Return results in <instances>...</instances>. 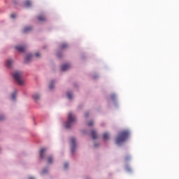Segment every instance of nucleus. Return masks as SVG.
Returning <instances> with one entry per match:
<instances>
[{
  "mask_svg": "<svg viewBox=\"0 0 179 179\" xmlns=\"http://www.w3.org/2000/svg\"><path fill=\"white\" fill-rule=\"evenodd\" d=\"M15 48L20 52H24L26 50V46H16Z\"/></svg>",
  "mask_w": 179,
  "mask_h": 179,
  "instance_id": "nucleus-7",
  "label": "nucleus"
},
{
  "mask_svg": "<svg viewBox=\"0 0 179 179\" xmlns=\"http://www.w3.org/2000/svg\"><path fill=\"white\" fill-rule=\"evenodd\" d=\"M90 113H85V117H87L89 116Z\"/></svg>",
  "mask_w": 179,
  "mask_h": 179,
  "instance_id": "nucleus-25",
  "label": "nucleus"
},
{
  "mask_svg": "<svg viewBox=\"0 0 179 179\" xmlns=\"http://www.w3.org/2000/svg\"><path fill=\"white\" fill-rule=\"evenodd\" d=\"M129 134L130 133L129 130H122V131H120L115 139L116 144H122L126 141L129 138Z\"/></svg>",
  "mask_w": 179,
  "mask_h": 179,
  "instance_id": "nucleus-1",
  "label": "nucleus"
},
{
  "mask_svg": "<svg viewBox=\"0 0 179 179\" xmlns=\"http://www.w3.org/2000/svg\"><path fill=\"white\" fill-rule=\"evenodd\" d=\"M13 76L19 85L24 84L25 81L22 78L23 73L21 71H15L13 73Z\"/></svg>",
  "mask_w": 179,
  "mask_h": 179,
  "instance_id": "nucleus-2",
  "label": "nucleus"
},
{
  "mask_svg": "<svg viewBox=\"0 0 179 179\" xmlns=\"http://www.w3.org/2000/svg\"><path fill=\"white\" fill-rule=\"evenodd\" d=\"M71 152H74L76 148V138L75 137H71Z\"/></svg>",
  "mask_w": 179,
  "mask_h": 179,
  "instance_id": "nucleus-4",
  "label": "nucleus"
},
{
  "mask_svg": "<svg viewBox=\"0 0 179 179\" xmlns=\"http://www.w3.org/2000/svg\"><path fill=\"white\" fill-rule=\"evenodd\" d=\"M94 122L91 121L88 122V126H93Z\"/></svg>",
  "mask_w": 179,
  "mask_h": 179,
  "instance_id": "nucleus-21",
  "label": "nucleus"
},
{
  "mask_svg": "<svg viewBox=\"0 0 179 179\" xmlns=\"http://www.w3.org/2000/svg\"><path fill=\"white\" fill-rule=\"evenodd\" d=\"M31 29H32L31 27H28L24 28V29H23V32H24V34H27V32H30V31H31Z\"/></svg>",
  "mask_w": 179,
  "mask_h": 179,
  "instance_id": "nucleus-10",
  "label": "nucleus"
},
{
  "mask_svg": "<svg viewBox=\"0 0 179 179\" xmlns=\"http://www.w3.org/2000/svg\"><path fill=\"white\" fill-rule=\"evenodd\" d=\"M49 87L50 90H52V88H54V81H51Z\"/></svg>",
  "mask_w": 179,
  "mask_h": 179,
  "instance_id": "nucleus-17",
  "label": "nucleus"
},
{
  "mask_svg": "<svg viewBox=\"0 0 179 179\" xmlns=\"http://www.w3.org/2000/svg\"><path fill=\"white\" fill-rule=\"evenodd\" d=\"M16 15L15 14L11 15V18H15Z\"/></svg>",
  "mask_w": 179,
  "mask_h": 179,
  "instance_id": "nucleus-22",
  "label": "nucleus"
},
{
  "mask_svg": "<svg viewBox=\"0 0 179 179\" xmlns=\"http://www.w3.org/2000/svg\"><path fill=\"white\" fill-rule=\"evenodd\" d=\"M12 99H16V92H13L11 95Z\"/></svg>",
  "mask_w": 179,
  "mask_h": 179,
  "instance_id": "nucleus-19",
  "label": "nucleus"
},
{
  "mask_svg": "<svg viewBox=\"0 0 179 179\" xmlns=\"http://www.w3.org/2000/svg\"><path fill=\"white\" fill-rule=\"evenodd\" d=\"M76 122V116H74V115H73V113L70 112L69 113L68 120L65 123V126L66 129H69L70 127H71L72 124H73V123H75Z\"/></svg>",
  "mask_w": 179,
  "mask_h": 179,
  "instance_id": "nucleus-3",
  "label": "nucleus"
},
{
  "mask_svg": "<svg viewBox=\"0 0 179 179\" xmlns=\"http://www.w3.org/2000/svg\"><path fill=\"white\" fill-rule=\"evenodd\" d=\"M13 63H14L13 60L9 59L7 60V62H6V66H7V67H9V68L12 67Z\"/></svg>",
  "mask_w": 179,
  "mask_h": 179,
  "instance_id": "nucleus-6",
  "label": "nucleus"
},
{
  "mask_svg": "<svg viewBox=\"0 0 179 179\" xmlns=\"http://www.w3.org/2000/svg\"><path fill=\"white\" fill-rule=\"evenodd\" d=\"M4 119V116H0V120H3Z\"/></svg>",
  "mask_w": 179,
  "mask_h": 179,
  "instance_id": "nucleus-26",
  "label": "nucleus"
},
{
  "mask_svg": "<svg viewBox=\"0 0 179 179\" xmlns=\"http://www.w3.org/2000/svg\"><path fill=\"white\" fill-rule=\"evenodd\" d=\"M36 57H40V53H36Z\"/></svg>",
  "mask_w": 179,
  "mask_h": 179,
  "instance_id": "nucleus-24",
  "label": "nucleus"
},
{
  "mask_svg": "<svg viewBox=\"0 0 179 179\" xmlns=\"http://www.w3.org/2000/svg\"><path fill=\"white\" fill-rule=\"evenodd\" d=\"M31 59H32L31 55H28V56H27V57L25 59V62H30V60H31Z\"/></svg>",
  "mask_w": 179,
  "mask_h": 179,
  "instance_id": "nucleus-15",
  "label": "nucleus"
},
{
  "mask_svg": "<svg viewBox=\"0 0 179 179\" xmlns=\"http://www.w3.org/2000/svg\"><path fill=\"white\" fill-rule=\"evenodd\" d=\"M70 67H71L70 64H63V66H62L61 67V69L62 70V71H66V70H69Z\"/></svg>",
  "mask_w": 179,
  "mask_h": 179,
  "instance_id": "nucleus-5",
  "label": "nucleus"
},
{
  "mask_svg": "<svg viewBox=\"0 0 179 179\" xmlns=\"http://www.w3.org/2000/svg\"><path fill=\"white\" fill-rule=\"evenodd\" d=\"M46 151L45 148H41L40 151V157L41 158H44L45 157V152Z\"/></svg>",
  "mask_w": 179,
  "mask_h": 179,
  "instance_id": "nucleus-8",
  "label": "nucleus"
},
{
  "mask_svg": "<svg viewBox=\"0 0 179 179\" xmlns=\"http://www.w3.org/2000/svg\"><path fill=\"white\" fill-rule=\"evenodd\" d=\"M103 137L104 138V140H108L110 137L108 133H103Z\"/></svg>",
  "mask_w": 179,
  "mask_h": 179,
  "instance_id": "nucleus-14",
  "label": "nucleus"
},
{
  "mask_svg": "<svg viewBox=\"0 0 179 179\" xmlns=\"http://www.w3.org/2000/svg\"><path fill=\"white\" fill-rule=\"evenodd\" d=\"M33 98L35 101H38V99H40L41 96L40 94H34V95H33Z\"/></svg>",
  "mask_w": 179,
  "mask_h": 179,
  "instance_id": "nucleus-11",
  "label": "nucleus"
},
{
  "mask_svg": "<svg viewBox=\"0 0 179 179\" xmlns=\"http://www.w3.org/2000/svg\"><path fill=\"white\" fill-rule=\"evenodd\" d=\"M68 45L66 43H63V45H62V49H64L65 48H67Z\"/></svg>",
  "mask_w": 179,
  "mask_h": 179,
  "instance_id": "nucleus-20",
  "label": "nucleus"
},
{
  "mask_svg": "<svg viewBox=\"0 0 179 179\" xmlns=\"http://www.w3.org/2000/svg\"><path fill=\"white\" fill-rule=\"evenodd\" d=\"M29 179H35L34 178H33V177H31V178H29Z\"/></svg>",
  "mask_w": 179,
  "mask_h": 179,
  "instance_id": "nucleus-28",
  "label": "nucleus"
},
{
  "mask_svg": "<svg viewBox=\"0 0 179 179\" xmlns=\"http://www.w3.org/2000/svg\"><path fill=\"white\" fill-rule=\"evenodd\" d=\"M91 136L92 137V138H97V134L95 130L91 131Z\"/></svg>",
  "mask_w": 179,
  "mask_h": 179,
  "instance_id": "nucleus-9",
  "label": "nucleus"
},
{
  "mask_svg": "<svg viewBox=\"0 0 179 179\" xmlns=\"http://www.w3.org/2000/svg\"><path fill=\"white\" fill-rule=\"evenodd\" d=\"M52 161H53L52 157H48V162L49 164H51V163L52 162Z\"/></svg>",
  "mask_w": 179,
  "mask_h": 179,
  "instance_id": "nucleus-16",
  "label": "nucleus"
},
{
  "mask_svg": "<svg viewBox=\"0 0 179 179\" xmlns=\"http://www.w3.org/2000/svg\"><path fill=\"white\" fill-rule=\"evenodd\" d=\"M67 96L69 99H71V98H73L71 92H67Z\"/></svg>",
  "mask_w": 179,
  "mask_h": 179,
  "instance_id": "nucleus-18",
  "label": "nucleus"
},
{
  "mask_svg": "<svg viewBox=\"0 0 179 179\" xmlns=\"http://www.w3.org/2000/svg\"><path fill=\"white\" fill-rule=\"evenodd\" d=\"M38 20L41 22L45 21L46 18L44 15H39V17H38Z\"/></svg>",
  "mask_w": 179,
  "mask_h": 179,
  "instance_id": "nucleus-12",
  "label": "nucleus"
},
{
  "mask_svg": "<svg viewBox=\"0 0 179 179\" xmlns=\"http://www.w3.org/2000/svg\"><path fill=\"white\" fill-rule=\"evenodd\" d=\"M24 4L26 7H30L31 6V1H30V0H27Z\"/></svg>",
  "mask_w": 179,
  "mask_h": 179,
  "instance_id": "nucleus-13",
  "label": "nucleus"
},
{
  "mask_svg": "<svg viewBox=\"0 0 179 179\" xmlns=\"http://www.w3.org/2000/svg\"><path fill=\"white\" fill-rule=\"evenodd\" d=\"M47 171H48L47 169H43V173H45L47 172Z\"/></svg>",
  "mask_w": 179,
  "mask_h": 179,
  "instance_id": "nucleus-27",
  "label": "nucleus"
},
{
  "mask_svg": "<svg viewBox=\"0 0 179 179\" xmlns=\"http://www.w3.org/2000/svg\"><path fill=\"white\" fill-rule=\"evenodd\" d=\"M68 166H69V164L66 163V164H64V168H68Z\"/></svg>",
  "mask_w": 179,
  "mask_h": 179,
  "instance_id": "nucleus-23",
  "label": "nucleus"
}]
</instances>
